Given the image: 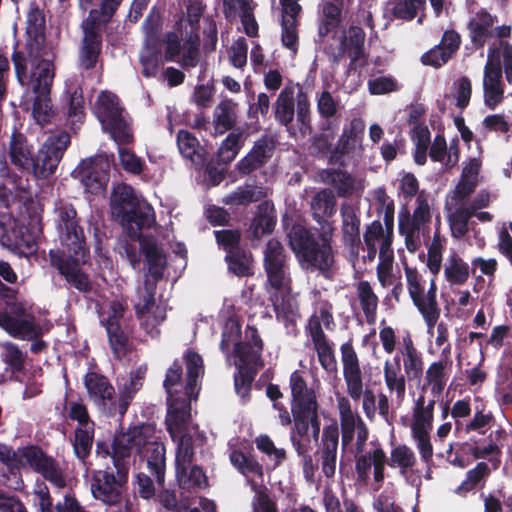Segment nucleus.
Here are the masks:
<instances>
[{
	"label": "nucleus",
	"instance_id": "f257e3e1",
	"mask_svg": "<svg viewBox=\"0 0 512 512\" xmlns=\"http://www.w3.org/2000/svg\"><path fill=\"white\" fill-rule=\"evenodd\" d=\"M54 58L53 49L36 53L15 49L11 55L17 81L33 94V117L42 124L52 122L55 117L51 100L56 70Z\"/></svg>",
	"mask_w": 512,
	"mask_h": 512
},
{
	"label": "nucleus",
	"instance_id": "f03ea898",
	"mask_svg": "<svg viewBox=\"0 0 512 512\" xmlns=\"http://www.w3.org/2000/svg\"><path fill=\"white\" fill-rule=\"evenodd\" d=\"M338 410L341 426V447L349 450L355 458V471L360 480H367L373 466L375 482L382 483L385 475L387 456L380 444L372 451L365 452L366 442L369 438V429L364 420L353 412L349 400L342 397L338 401Z\"/></svg>",
	"mask_w": 512,
	"mask_h": 512
},
{
	"label": "nucleus",
	"instance_id": "7ed1b4c3",
	"mask_svg": "<svg viewBox=\"0 0 512 512\" xmlns=\"http://www.w3.org/2000/svg\"><path fill=\"white\" fill-rule=\"evenodd\" d=\"M333 226L315 233L306 226L295 223L287 237L300 267L307 272H318L327 280L335 274V251L332 246Z\"/></svg>",
	"mask_w": 512,
	"mask_h": 512
},
{
	"label": "nucleus",
	"instance_id": "20e7f679",
	"mask_svg": "<svg viewBox=\"0 0 512 512\" xmlns=\"http://www.w3.org/2000/svg\"><path fill=\"white\" fill-rule=\"evenodd\" d=\"M118 443L127 449V465L130 466L132 452L135 451L139 455H143L147 459V469L151 476L155 477V481L159 487L164 486L166 472L165 446L154 440V431L151 425L141 424L129 427L126 432L115 435L113 445L116 447Z\"/></svg>",
	"mask_w": 512,
	"mask_h": 512
},
{
	"label": "nucleus",
	"instance_id": "39448f33",
	"mask_svg": "<svg viewBox=\"0 0 512 512\" xmlns=\"http://www.w3.org/2000/svg\"><path fill=\"white\" fill-rule=\"evenodd\" d=\"M291 389L290 409L293 416V431L300 437H308L311 430L312 438L316 441L321 432L319 416L320 405L316 392L308 387L306 380L299 370L291 373L289 379Z\"/></svg>",
	"mask_w": 512,
	"mask_h": 512
},
{
	"label": "nucleus",
	"instance_id": "423d86ee",
	"mask_svg": "<svg viewBox=\"0 0 512 512\" xmlns=\"http://www.w3.org/2000/svg\"><path fill=\"white\" fill-rule=\"evenodd\" d=\"M123 440H118L121 443ZM113 445L112 461L115 472L108 467L105 470H95L91 476V492L96 500L108 506L121 504L124 490L127 487L129 465H127V449Z\"/></svg>",
	"mask_w": 512,
	"mask_h": 512
},
{
	"label": "nucleus",
	"instance_id": "0eeeda50",
	"mask_svg": "<svg viewBox=\"0 0 512 512\" xmlns=\"http://www.w3.org/2000/svg\"><path fill=\"white\" fill-rule=\"evenodd\" d=\"M164 27L163 14L160 8L153 6L142 22L143 47L139 62L141 73L145 78L156 77L163 66L162 36Z\"/></svg>",
	"mask_w": 512,
	"mask_h": 512
},
{
	"label": "nucleus",
	"instance_id": "6e6552de",
	"mask_svg": "<svg viewBox=\"0 0 512 512\" xmlns=\"http://www.w3.org/2000/svg\"><path fill=\"white\" fill-rule=\"evenodd\" d=\"M28 467L40 474L53 486L62 489L67 486V474L59 461L48 455L40 446L30 444L18 448L16 470Z\"/></svg>",
	"mask_w": 512,
	"mask_h": 512
},
{
	"label": "nucleus",
	"instance_id": "1a4fd4ad",
	"mask_svg": "<svg viewBox=\"0 0 512 512\" xmlns=\"http://www.w3.org/2000/svg\"><path fill=\"white\" fill-rule=\"evenodd\" d=\"M28 467L40 474L53 486L62 489L67 486V474L59 461L48 455L40 446L30 444L18 448L16 470Z\"/></svg>",
	"mask_w": 512,
	"mask_h": 512
},
{
	"label": "nucleus",
	"instance_id": "9d476101",
	"mask_svg": "<svg viewBox=\"0 0 512 512\" xmlns=\"http://www.w3.org/2000/svg\"><path fill=\"white\" fill-rule=\"evenodd\" d=\"M95 114L105 131L120 145L133 140L131 130L123 117L118 97L109 91H101L95 103Z\"/></svg>",
	"mask_w": 512,
	"mask_h": 512
},
{
	"label": "nucleus",
	"instance_id": "9b49d317",
	"mask_svg": "<svg viewBox=\"0 0 512 512\" xmlns=\"http://www.w3.org/2000/svg\"><path fill=\"white\" fill-rule=\"evenodd\" d=\"M125 311L126 306L122 302L113 300L109 303L107 315H100V323L106 330L110 349L117 360L124 359L133 350L132 330L123 323Z\"/></svg>",
	"mask_w": 512,
	"mask_h": 512
},
{
	"label": "nucleus",
	"instance_id": "f8f14e48",
	"mask_svg": "<svg viewBox=\"0 0 512 512\" xmlns=\"http://www.w3.org/2000/svg\"><path fill=\"white\" fill-rule=\"evenodd\" d=\"M71 143L66 131L49 135L37 153H34L28 172L38 179H47L53 175Z\"/></svg>",
	"mask_w": 512,
	"mask_h": 512
},
{
	"label": "nucleus",
	"instance_id": "ddd939ff",
	"mask_svg": "<svg viewBox=\"0 0 512 512\" xmlns=\"http://www.w3.org/2000/svg\"><path fill=\"white\" fill-rule=\"evenodd\" d=\"M85 256L66 254L64 250L52 249L49 251V262L51 267L55 268L65 279L69 287L80 293L88 294L93 291V282L80 264V260L84 261Z\"/></svg>",
	"mask_w": 512,
	"mask_h": 512
},
{
	"label": "nucleus",
	"instance_id": "4468645a",
	"mask_svg": "<svg viewBox=\"0 0 512 512\" xmlns=\"http://www.w3.org/2000/svg\"><path fill=\"white\" fill-rule=\"evenodd\" d=\"M73 173L79 178L87 192L99 195L106 190L109 182V159L105 154H97L82 160Z\"/></svg>",
	"mask_w": 512,
	"mask_h": 512
},
{
	"label": "nucleus",
	"instance_id": "2eb2a0df",
	"mask_svg": "<svg viewBox=\"0 0 512 512\" xmlns=\"http://www.w3.org/2000/svg\"><path fill=\"white\" fill-rule=\"evenodd\" d=\"M263 266L267 281L275 290H283L291 283L287 255L280 241L270 239L264 249Z\"/></svg>",
	"mask_w": 512,
	"mask_h": 512
},
{
	"label": "nucleus",
	"instance_id": "dca6fc26",
	"mask_svg": "<svg viewBox=\"0 0 512 512\" xmlns=\"http://www.w3.org/2000/svg\"><path fill=\"white\" fill-rule=\"evenodd\" d=\"M366 33L364 29L357 25H350L347 32L339 36V45L337 47L329 46L325 48V53L332 65H338L345 55L352 56L354 59H363L360 67L367 64L368 55L365 51Z\"/></svg>",
	"mask_w": 512,
	"mask_h": 512
},
{
	"label": "nucleus",
	"instance_id": "f3484780",
	"mask_svg": "<svg viewBox=\"0 0 512 512\" xmlns=\"http://www.w3.org/2000/svg\"><path fill=\"white\" fill-rule=\"evenodd\" d=\"M188 29L184 28L182 19H175L172 29L162 36V61L177 62L183 69L195 68L200 62V45H197L196 59L192 64H188L186 55V33Z\"/></svg>",
	"mask_w": 512,
	"mask_h": 512
},
{
	"label": "nucleus",
	"instance_id": "a211bd4d",
	"mask_svg": "<svg viewBox=\"0 0 512 512\" xmlns=\"http://www.w3.org/2000/svg\"><path fill=\"white\" fill-rule=\"evenodd\" d=\"M501 53L498 48H489L488 59L484 68V100L490 109L500 104L503 100L504 90L501 86L502 66Z\"/></svg>",
	"mask_w": 512,
	"mask_h": 512
},
{
	"label": "nucleus",
	"instance_id": "6ab92c4d",
	"mask_svg": "<svg viewBox=\"0 0 512 512\" xmlns=\"http://www.w3.org/2000/svg\"><path fill=\"white\" fill-rule=\"evenodd\" d=\"M25 45L18 51L36 53L39 50H51L52 46L46 41V15L44 9L32 2L26 15Z\"/></svg>",
	"mask_w": 512,
	"mask_h": 512
},
{
	"label": "nucleus",
	"instance_id": "aec40b11",
	"mask_svg": "<svg viewBox=\"0 0 512 512\" xmlns=\"http://www.w3.org/2000/svg\"><path fill=\"white\" fill-rule=\"evenodd\" d=\"M186 12H181L176 19L184 21V28L188 29L186 33V55L188 64L195 62L197 54V45L200 41V20L204 14L206 6L201 0H184Z\"/></svg>",
	"mask_w": 512,
	"mask_h": 512
},
{
	"label": "nucleus",
	"instance_id": "412c9836",
	"mask_svg": "<svg viewBox=\"0 0 512 512\" xmlns=\"http://www.w3.org/2000/svg\"><path fill=\"white\" fill-rule=\"evenodd\" d=\"M264 343L259 335L258 329L253 325H247L245 340L236 341L233 353L238 359L237 366H245L259 370L263 367L262 352Z\"/></svg>",
	"mask_w": 512,
	"mask_h": 512
},
{
	"label": "nucleus",
	"instance_id": "4be33fe9",
	"mask_svg": "<svg viewBox=\"0 0 512 512\" xmlns=\"http://www.w3.org/2000/svg\"><path fill=\"white\" fill-rule=\"evenodd\" d=\"M339 428L336 422L327 425L322 430L321 442L317 449V462L326 478H333L336 473L337 451L339 446Z\"/></svg>",
	"mask_w": 512,
	"mask_h": 512
},
{
	"label": "nucleus",
	"instance_id": "5701e85b",
	"mask_svg": "<svg viewBox=\"0 0 512 512\" xmlns=\"http://www.w3.org/2000/svg\"><path fill=\"white\" fill-rule=\"evenodd\" d=\"M340 351L347 393L353 400H359L362 395V371L352 341L343 343Z\"/></svg>",
	"mask_w": 512,
	"mask_h": 512
},
{
	"label": "nucleus",
	"instance_id": "b1692460",
	"mask_svg": "<svg viewBox=\"0 0 512 512\" xmlns=\"http://www.w3.org/2000/svg\"><path fill=\"white\" fill-rule=\"evenodd\" d=\"M117 221L127 230L131 239L141 240L147 237L142 234V231L151 228L156 218L153 207L143 200Z\"/></svg>",
	"mask_w": 512,
	"mask_h": 512
},
{
	"label": "nucleus",
	"instance_id": "393cba45",
	"mask_svg": "<svg viewBox=\"0 0 512 512\" xmlns=\"http://www.w3.org/2000/svg\"><path fill=\"white\" fill-rule=\"evenodd\" d=\"M84 384L88 395L99 409L103 410L107 416L114 417L115 415H110L109 411L113 404L118 403V400L115 398V389L108 378L95 372H88L84 377Z\"/></svg>",
	"mask_w": 512,
	"mask_h": 512
},
{
	"label": "nucleus",
	"instance_id": "a878e982",
	"mask_svg": "<svg viewBox=\"0 0 512 512\" xmlns=\"http://www.w3.org/2000/svg\"><path fill=\"white\" fill-rule=\"evenodd\" d=\"M139 241L140 251L145 258L150 281L159 282L164 278L167 267V257L163 248L153 236L142 238Z\"/></svg>",
	"mask_w": 512,
	"mask_h": 512
},
{
	"label": "nucleus",
	"instance_id": "bb28decb",
	"mask_svg": "<svg viewBox=\"0 0 512 512\" xmlns=\"http://www.w3.org/2000/svg\"><path fill=\"white\" fill-rule=\"evenodd\" d=\"M398 230L405 239V246L411 253H415L421 246V236L430 238V227L414 220L410 211L404 207L398 214Z\"/></svg>",
	"mask_w": 512,
	"mask_h": 512
},
{
	"label": "nucleus",
	"instance_id": "cd10ccee",
	"mask_svg": "<svg viewBox=\"0 0 512 512\" xmlns=\"http://www.w3.org/2000/svg\"><path fill=\"white\" fill-rule=\"evenodd\" d=\"M277 222L274 204L269 200L260 202L257 206V212L253 217L247 230L248 238L253 241H259L263 236L273 232Z\"/></svg>",
	"mask_w": 512,
	"mask_h": 512
},
{
	"label": "nucleus",
	"instance_id": "c85d7f7f",
	"mask_svg": "<svg viewBox=\"0 0 512 512\" xmlns=\"http://www.w3.org/2000/svg\"><path fill=\"white\" fill-rule=\"evenodd\" d=\"M336 197L330 188L320 189L314 194L310 202L311 215L322 230H328L333 226L329 219L336 213Z\"/></svg>",
	"mask_w": 512,
	"mask_h": 512
},
{
	"label": "nucleus",
	"instance_id": "c756f323",
	"mask_svg": "<svg viewBox=\"0 0 512 512\" xmlns=\"http://www.w3.org/2000/svg\"><path fill=\"white\" fill-rule=\"evenodd\" d=\"M168 401L165 424L170 437L175 440L191 419V404L188 399L179 397L171 398Z\"/></svg>",
	"mask_w": 512,
	"mask_h": 512
},
{
	"label": "nucleus",
	"instance_id": "7c9ffc66",
	"mask_svg": "<svg viewBox=\"0 0 512 512\" xmlns=\"http://www.w3.org/2000/svg\"><path fill=\"white\" fill-rule=\"evenodd\" d=\"M249 128L245 123L230 131L218 148L216 154L218 164L228 165L237 157L249 136Z\"/></svg>",
	"mask_w": 512,
	"mask_h": 512
},
{
	"label": "nucleus",
	"instance_id": "2f4dec72",
	"mask_svg": "<svg viewBox=\"0 0 512 512\" xmlns=\"http://www.w3.org/2000/svg\"><path fill=\"white\" fill-rule=\"evenodd\" d=\"M177 146L183 158L191 161L195 169H202L208 157L207 150L200 145L199 140L188 130L181 129L177 133Z\"/></svg>",
	"mask_w": 512,
	"mask_h": 512
},
{
	"label": "nucleus",
	"instance_id": "473e14b6",
	"mask_svg": "<svg viewBox=\"0 0 512 512\" xmlns=\"http://www.w3.org/2000/svg\"><path fill=\"white\" fill-rule=\"evenodd\" d=\"M341 216L343 243L349 248L351 254L357 256L361 246L360 217L356 214L353 207L348 205L341 207Z\"/></svg>",
	"mask_w": 512,
	"mask_h": 512
},
{
	"label": "nucleus",
	"instance_id": "72a5a7b5",
	"mask_svg": "<svg viewBox=\"0 0 512 512\" xmlns=\"http://www.w3.org/2000/svg\"><path fill=\"white\" fill-rule=\"evenodd\" d=\"M8 155L14 166L28 172L32 165L34 150L27 137L18 130H14L10 136Z\"/></svg>",
	"mask_w": 512,
	"mask_h": 512
},
{
	"label": "nucleus",
	"instance_id": "f704fd0d",
	"mask_svg": "<svg viewBox=\"0 0 512 512\" xmlns=\"http://www.w3.org/2000/svg\"><path fill=\"white\" fill-rule=\"evenodd\" d=\"M497 21L496 16H492L485 10L476 13L472 18L467 28L471 42L476 48L484 47L485 43L494 37V24Z\"/></svg>",
	"mask_w": 512,
	"mask_h": 512
},
{
	"label": "nucleus",
	"instance_id": "c9c22d12",
	"mask_svg": "<svg viewBox=\"0 0 512 512\" xmlns=\"http://www.w3.org/2000/svg\"><path fill=\"white\" fill-rule=\"evenodd\" d=\"M57 232L60 244L63 248L62 250H64L66 254L86 255L89 253L84 229L80 225V220L75 221V223H70V225H67L66 229H59Z\"/></svg>",
	"mask_w": 512,
	"mask_h": 512
},
{
	"label": "nucleus",
	"instance_id": "e433bc0d",
	"mask_svg": "<svg viewBox=\"0 0 512 512\" xmlns=\"http://www.w3.org/2000/svg\"><path fill=\"white\" fill-rule=\"evenodd\" d=\"M143 199H140L134 189L125 183L117 185L110 198L111 213L116 220L126 216L128 211L135 208Z\"/></svg>",
	"mask_w": 512,
	"mask_h": 512
},
{
	"label": "nucleus",
	"instance_id": "4c0bfd02",
	"mask_svg": "<svg viewBox=\"0 0 512 512\" xmlns=\"http://www.w3.org/2000/svg\"><path fill=\"white\" fill-rule=\"evenodd\" d=\"M384 381L387 389L396 393V402L401 405L406 393V379L401 372L400 354H396L393 359L386 360L384 363Z\"/></svg>",
	"mask_w": 512,
	"mask_h": 512
},
{
	"label": "nucleus",
	"instance_id": "58836bf2",
	"mask_svg": "<svg viewBox=\"0 0 512 512\" xmlns=\"http://www.w3.org/2000/svg\"><path fill=\"white\" fill-rule=\"evenodd\" d=\"M316 107L319 117L324 120L321 126L322 131H329L336 127L341 117L340 102L333 97L331 92L323 90L318 94Z\"/></svg>",
	"mask_w": 512,
	"mask_h": 512
},
{
	"label": "nucleus",
	"instance_id": "ea45409f",
	"mask_svg": "<svg viewBox=\"0 0 512 512\" xmlns=\"http://www.w3.org/2000/svg\"><path fill=\"white\" fill-rule=\"evenodd\" d=\"M60 113L66 121L75 126L76 123H83L85 119V100L81 87L67 90L62 100Z\"/></svg>",
	"mask_w": 512,
	"mask_h": 512
},
{
	"label": "nucleus",
	"instance_id": "a19ab883",
	"mask_svg": "<svg viewBox=\"0 0 512 512\" xmlns=\"http://www.w3.org/2000/svg\"><path fill=\"white\" fill-rule=\"evenodd\" d=\"M145 374L146 368L142 367L131 372L130 380L124 385V391L118 399V403L113 404L110 408V415H119L121 418L125 415L132 398L143 386Z\"/></svg>",
	"mask_w": 512,
	"mask_h": 512
},
{
	"label": "nucleus",
	"instance_id": "79ce46f5",
	"mask_svg": "<svg viewBox=\"0 0 512 512\" xmlns=\"http://www.w3.org/2000/svg\"><path fill=\"white\" fill-rule=\"evenodd\" d=\"M177 443L175 456V472L178 481L182 480V476H186L188 467L194 460L195 451L193 438L189 433L183 431L173 440Z\"/></svg>",
	"mask_w": 512,
	"mask_h": 512
},
{
	"label": "nucleus",
	"instance_id": "37998d69",
	"mask_svg": "<svg viewBox=\"0 0 512 512\" xmlns=\"http://www.w3.org/2000/svg\"><path fill=\"white\" fill-rule=\"evenodd\" d=\"M325 184L332 186L338 197L346 198L353 194L355 180L346 170L340 168L323 169L320 173Z\"/></svg>",
	"mask_w": 512,
	"mask_h": 512
},
{
	"label": "nucleus",
	"instance_id": "c03bdc74",
	"mask_svg": "<svg viewBox=\"0 0 512 512\" xmlns=\"http://www.w3.org/2000/svg\"><path fill=\"white\" fill-rule=\"evenodd\" d=\"M237 103L230 98L223 99L213 111V124L216 133L223 134L235 129Z\"/></svg>",
	"mask_w": 512,
	"mask_h": 512
},
{
	"label": "nucleus",
	"instance_id": "a18cd8bd",
	"mask_svg": "<svg viewBox=\"0 0 512 512\" xmlns=\"http://www.w3.org/2000/svg\"><path fill=\"white\" fill-rule=\"evenodd\" d=\"M266 196L267 193L263 187L245 183L229 193L223 202L230 206L247 207L251 203L262 202Z\"/></svg>",
	"mask_w": 512,
	"mask_h": 512
},
{
	"label": "nucleus",
	"instance_id": "49530a36",
	"mask_svg": "<svg viewBox=\"0 0 512 512\" xmlns=\"http://www.w3.org/2000/svg\"><path fill=\"white\" fill-rule=\"evenodd\" d=\"M103 40L82 38L78 48L77 65L82 71L96 68L100 61Z\"/></svg>",
	"mask_w": 512,
	"mask_h": 512
},
{
	"label": "nucleus",
	"instance_id": "de8ad7c7",
	"mask_svg": "<svg viewBox=\"0 0 512 512\" xmlns=\"http://www.w3.org/2000/svg\"><path fill=\"white\" fill-rule=\"evenodd\" d=\"M295 98L294 87L285 86L276 99L274 104V117L282 126H288L294 119Z\"/></svg>",
	"mask_w": 512,
	"mask_h": 512
},
{
	"label": "nucleus",
	"instance_id": "09e8293b",
	"mask_svg": "<svg viewBox=\"0 0 512 512\" xmlns=\"http://www.w3.org/2000/svg\"><path fill=\"white\" fill-rule=\"evenodd\" d=\"M506 437L507 433L502 428L491 431V433L488 435V445L480 446L478 444L475 459L488 458L489 462L492 464L493 469H498L501 464L502 440L506 439Z\"/></svg>",
	"mask_w": 512,
	"mask_h": 512
},
{
	"label": "nucleus",
	"instance_id": "8fccbe9b",
	"mask_svg": "<svg viewBox=\"0 0 512 512\" xmlns=\"http://www.w3.org/2000/svg\"><path fill=\"white\" fill-rule=\"evenodd\" d=\"M228 271L237 277H248L253 275V256L244 247L232 251L224 258Z\"/></svg>",
	"mask_w": 512,
	"mask_h": 512
},
{
	"label": "nucleus",
	"instance_id": "3c124183",
	"mask_svg": "<svg viewBox=\"0 0 512 512\" xmlns=\"http://www.w3.org/2000/svg\"><path fill=\"white\" fill-rule=\"evenodd\" d=\"M184 361L186 364L185 395L191 398L195 394L199 376L204 373L203 358L199 353L189 348L184 353Z\"/></svg>",
	"mask_w": 512,
	"mask_h": 512
},
{
	"label": "nucleus",
	"instance_id": "603ef678",
	"mask_svg": "<svg viewBox=\"0 0 512 512\" xmlns=\"http://www.w3.org/2000/svg\"><path fill=\"white\" fill-rule=\"evenodd\" d=\"M435 400L425 403L424 395H419L415 401L412 414L411 430H432Z\"/></svg>",
	"mask_w": 512,
	"mask_h": 512
},
{
	"label": "nucleus",
	"instance_id": "864d4df0",
	"mask_svg": "<svg viewBox=\"0 0 512 512\" xmlns=\"http://www.w3.org/2000/svg\"><path fill=\"white\" fill-rule=\"evenodd\" d=\"M356 290L357 297L367 323L374 324L377 317V308L379 303L378 296L373 291L370 283L366 280L359 281L357 283Z\"/></svg>",
	"mask_w": 512,
	"mask_h": 512
},
{
	"label": "nucleus",
	"instance_id": "5fc2aeb1",
	"mask_svg": "<svg viewBox=\"0 0 512 512\" xmlns=\"http://www.w3.org/2000/svg\"><path fill=\"white\" fill-rule=\"evenodd\" d=\"M490 473L491 469L486 462H478L474 468L467 471L466 478L455 489V493L465 497L476 488H483Z\"/></svg>",
	"mask_w": 512,
	"mask_h": 512
},
{
	"label": "nucleus",
	"instance_id": "6e6d98bb",
	"mask_svg": "<svg viewBox=\"0 0 512 512\" xmlns=\"http://www.w3.org/2000/svg\"><path fill=\"white\" fill-rule=\"evenodd\" d=\"M436 291L437 287L435 281L432 280L426 295L424 296V294H421L420 304L419 306H416L429 328L434 327L440 317V308L438 307L436 299Z\"/></svg>",
	"mask_w": 512,
	"mask_h": 512
},
{
	"label": "nucleus",
	"instance_id": "4d7b16f0",
	"mask_svg": "<svg viewBox=\"0 0 512 512\" xmlns=\"http://www.w3.org/2000/svg\"><path fill=\"white\" fill-rule=\"evenodd\" d=\"M233 467L243 476H263V466L251 454H246L240 449H234L229 455Z\"/></svg>",
	"mask_w": 512,
	"mask_h": 512
},
{
	"label": "nucleus",
	"instance_id": "13d9d810",
	"mask_svg": "<svg viewBox=\"0 0 512 512\" xmlns=\"http://www.w3.org/2000/svg\"><path fill=\"white\" fill-rule=\"evenodd\" d=\"M0 303L2 311L8 315L21 316L26 312V304L22 300L18 289L7 286L0 281Z\"/></svg>",
	"mask_w": 512,
	"mask_h": 512
},
{
	"label": "nucleus",
	"instance_id": "bf43d9fd",
	"mask_svg": "<svg viewBox=\"0 0 512 512\" xmlns=\"http://www.w3.org/2000/svg\"><path fill=\"white\" fill-rule=\"evenodd\" d=\"M258 370L255 368L237 366L234 373V388L236 394L241 398L243 403H247L251 399L252 384Z\"/></svg>",
	"mask_w": 512,
	"mask_h": 512
},
{
	"label": "nucleus",
	"instance_id": "052dcab7",
	"mask_svg": "<svg viewBox=\"0 0 512 512\" xmlns=\"http://www.w3.org/2000/svg\"><path fill=\"white\" fill-rule=\"evenodd\" d=\"M113 16H106L103 14L102 8L91 9L88 17L82 22V38L87 39H100L103 40L102 29L103 25L108 24Z\"/></svg>",
	"mask_w": 512,
	"mask_h": 512
},
{
	"label": "nucleus",
	"instance_id": "680f3d73",
	"mask_svg": "<svg viewBox=\"0 0 512 512\" xmlns=\"http://www.w3.org/2000/svg\"><path fill=\"white\" fill-rule=\"evenodd\" d=\"M95 427H77L74 431L73 450L76 457L84 462L90 455L94 441Z\"/></svg>",
	"mask_w": 512,
	"mask_h": 512
},
{
	"label": "nucleus",
	"instance_id": "e2e57ef3",
	"mask_svg": "<svg viewBox=\"0 0 512 512\" xmlns=\"http://www.w3.org/2000/svg\"><path fill=\"white\" fill-rule=\"evenodd\" d=\"M276 318L282 322L286 328L287 334L296 337L299 333L297 319L299 317L297 308L290 301H282L280 304L274 303Z\"/></svg>",
	"mask_w": 512,
	"mask_h": 512
},
{
	"label": "nucleus",
	"instance_id": "0e129e2a",
	"mask_svg": "<svg viewBox=\"0 0 512 512\" xmlns=\"http://www.w3.org/2000/svg\"><path fill=\"white\" fill-rule=\"evenodd\" d=\"M391 15L395 19L411 21L424 10L426 0H397L391 3Z\"/></svg>",
	"mask_w": 512,
	"mask_h": 512
},
{
	"label": "nucleus",
	"instance_id": "69168bd1",
	"mask_svg": "<svg viewBox=\"0 0 512 512\" xmlns=\"http://www.w3.org/2000/svg\"><path fill=\"white\" fill-rule=\"evenodd\" d=\"M311 104L307 93L300 87L296 94V118L300 132L305 134L312 133L311 124Z\"/></svg>",
	"mask_w": 512,
	"mask_h": 512
},
{
	"label": "nucleus",
	"instance_id": "338daca9",
	"mask_svg": "<svg viewBox=\"0 0 512 512\" xmlns=\"http://www.w3.org/2000/svg\"><path fill=\"white\" fill-rule=\"evenodd\" d=\"M444 274L451 285H463L469 278V266L456 254L448 259Z\"/></svg>",
	"mask_w": 512,
	"mask_h": 512
},
{
	"label": "nucleus",
	"instance_id": "774afa93",
	"mask_svg": "<svg viewBox=\"0 0 512 512\" xmlns=\"http://www.w3.org/2000/svg\"><path fill=\"white\" fill-rule=\"evenodd\" d=\"M484 512H512V494L506 495L504 488H499L488 495L481 494Z\"/></svg>",
	"mask_w": 512,
	"mask_h": 512
}]
</instances>
